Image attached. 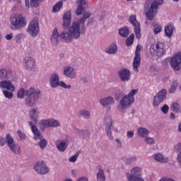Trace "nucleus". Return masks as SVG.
<instances>
[{"label":"nucleus","instance_id":"obj_1","mask_svg":"<svg viewBox=\"0 0 181 181\" xmlns=\"http://www.w3.org/2000/svg\"><path fill=\"white\" fill-rule=\"evenodd\" d=\"M91 16V13L86 12L77 21L72 23L71 26L68 30L62 31L60 35L55 28L51 35V42L54 46H57L59 43V37L65 43H71L73 40L80 39L81 35H84L86 32V21ZM62 28L66 30L71 24V11H66L63 16Z\"/></svg>","mask_w":181,"mask_h":181},{"label":"nucleus","instance_id":"obj_2","mask_svg":"<svg viewBox=\"0 0 181 181\" xmlns=\"http://www.w3.org/2000/svg\"><path fill=\"white\" fill-rule=\"evenodd\" d=\"M41 92L40 90H35V88L30 87L25 91V105L27 107H35L40 97Z\"/></svg>","mask_w":181,"mask_h":181},{"label":"nucleus","instance_id":"obj_3","mask_svg":"<svg viewBox=\"0 0 181 181\" xmlns=\"http://www.w3.org/2000/svg\"><path fill=\"white\" fill-rule=\"evenodd\" d=\"M11 30H22L26 26V19L22 14L15 15L10 18Z\"/></svg>","mask_w":181,"mask_h":181},{"label":"nucleus","instance_id":"obj_4","mask_svg":"<svg viewBox=\"0 0 181 181\" xmlns=\"http://www.w3.org/2000/svg\"><path fill=\"white\" fill-rule=\"evenodd\" d=\"M150 53L151 56L159 59L166 53V47L165 43L162 42H157L153 43L150 47Z\"/></svg>","mask_w":181,"mask_h":181},{"label":"nucleus","instance_id":"obj_5","mask_svg":"<svg viewBox=\"0 0 181 181\" xmlns=\"http://www.w3.org/2000/svg\"><path fill=\"white\" fill-rule=\"evenodd\" d=\"M160 5H163V0L153 1L148 11L146 13V16L148 21H153V18L156 16L158 9Z\"/></svg>","mask_w":181,"mask_h":181},{"label":"nucleus","instance_id":"obj_6","mask_svg":"<svg viewBox=\"0 0 181 181\" xmlns=\"http://www.w3.org/2000/svg\"><path fill=\"white\" fill-rule=\"evenodd\" d=\"M6 139L8 147L13 153L15 155H21L22 153V149L18 144L15 143V140H13V137L12 136L7 134L6 135Z\"/></svg>","mask_w":181,"mask_h":181},{"label":"nucleus","instance_id":"obj_7","mask_svg":"<svg viewBox=\"0 0 181 181\" xmlns=\"http://www.w3.org/2000/svg\"><path fill=\"white\" fill-rule=\"evenodd\" d=\"M27 32L32 36L33 37H36L37 36V33H39V21L37 18H33L28 25L27 28Z\"/></svg>","mask_w":181,"mask_h":181},{"label":"nucleus","instance_id":"obj_8","mask_svg":"<svg viewBox=\"0 0 181 181\" xmlns=\"http://www.w3.org/2000/svg\"><path fill=\"white\" fill-rule=\"evenodd\" d=\"M166 95H168V90L166 89L160 90L154 97H153V106L159 107L161 103H163L166 100Z\"/></svg>","mask_w":181,"mask_h":181},{"label":"nucleus","instance_id":"obj_9","mask_svg":"<svg viewBox=\"0 0 181 181\" xmlns=\"http://www.w3.org/2000/svg\"><path fill=\"white\" fill-rule=\"evenodd\" d=\"M141 45H138L136 47L135 56L133 59V70L136 72H138V69L139 68V66H141Z\"/></svg>","mask_w":181,"mask_h":181},{"label":"nucleus","instance_id":"obj_10","mask_svg":"<svg viewBox=\"0 0 181 181\" xmlns=\"http://www.w3.org/2000/svg\"><path fill=\"white\" fill-rule=\"evenodd\" d=\"M34 170L38 175H47L49 170L45 161H38L34 166Z\"/></svg>","mask_w":181,"mask_h":181},{"label":"nucleus","instance_id":"obj_11","mask_svg":"<svg viewBox=\"0 0 181 181\" xmlns=\"http://www.w3.org/2000/svg\"><path fill=\"white\" fill-rule=\"evenodd\" d=\"M105 121L106 122V127L105 129L106 135L110 141H112L114 140V136H112V132L111 131L112 128V118L110 116H105Z\"/></svg>","mask_w":181,"mask_h":181},{"label":"nucleus","instance_id":"obj_12","mask_svg":"<svg viewBox=\"0 0 181 181\" xmlns=\"http://www.w3.org/2000/svg\"><path fill=\"white\" fill-rule=\"evenodd\" d=\"M129 22L134 27V33L136 37L138 39V40H139V39H141V25L136 20V16L132 15L129 18Z\"/></svg>","mask_w":181,"mask_h":181},{"label":"nucleus","instance_id":"obj_13","mask_svg":"<svg viewBox=\"0 0 181 181\" xmlns=\"http://www.w3.org/2000/svg\"><path fill=\"white\" fill-rule=\"evenodd\" d=\"M180 63H181V52H177L173 57H171L170 64L171 67L175 71H179L180 69Z\"/></svg>","mask_w":181,"mask_h":181},{"label":"nucleus","instance_id":"obj_14","mask_svg":"<svg viewBox=\"0 0 181 181\" xmlns=\"http://www.w3.org/2000/svg\"><path fill=\"white\" fill-rule=\"evenodd\" d=\"M127 180H132L136 177H142V169L139 167H134L131 170V174L126 173Z\"/></svg>","mask_w":181,"mask_h":181},{"label":"nucleus","instance_id":"obj_15","mask_svg":"<svg viewBox=\"0 0 181 181\" xmlns=\"http://www.w3.org/2000/svg\"><path fill=\"white\" fill-rule=\"evenodd\" d=\"M28 124L29 127L31 128V131L34 135L33 139L34 141H39L43 138V134L39 131V129H37V127L36 125L33 124V122L28 121Z\"/></svg>","mask_w":181,"mask_h":181},{"label":"nucleus","instance_id":"obj_16","mask_svg":"<svg viewBox=\"0 0 181 181\" xmlns=\"http://www.w3.org/2000/svg\"><path fill=\"white\" fill-rule=\"evenodd\" d=\"M118 76L121 81L124 83L129 81L131 80V71L126 68L122 69L118 71Z\"/></svg>","mask_w":181,"mask_h":181},{"label":"nucleus","instance_id":"obj_17","mask_svg":"<svg viewBox=\"0 0 181 181\" xmlns=\"http://www.w3.org/2000/svg\"><path fill=\"white\" fill-rule=\"evenodd\" d=\"M134 101V98H130L129 95H126L120 100L119 104L121 105L122 109L125 110V108H129V106L132 105Z\"/></svg>","mask_w":181,"mask_h":181},{"label":"nucleus","instance_id":"obj_18","mask_svg":"<svg viewBox=\"0 0 181 181\" xmlns=\"http://www.w3.org/2000/svg\"><path fill=\"white\" fill-rule=\"evenodd\" d=\"M23 66L26 70L35 69V59L30 57H25L23 60Z\"/></svg>","mask_w":181,"mask_h":181},{"label":"nucleus","instance_id":"obj_19","mask_svg":"<svg viewBox=\"0 0 181 181\" xmlns=\"http://www.w3.org/2000/svg\"><path fill=\"white\" fill-rule=\"evenodd\" d=\"M28 115L33 125H35V124H37V121H39V109L37 107L30 110L28 111Z\"/></svg>","mask_w":181,"mask_h":181},{"label":"nucleus","instance_id":"obj_20","mask_svg":"<svg viewBox=\"0 0 181 181\" xmlns=\"http://www.w3.org/2000/svg\"><path fill=\"white\" fill-rule=\"evenodd\" d=\"M64 76L69 78H76L77 77V72H76L74 68L66 66L64 67Z\"/></svg>","mask_w":181,"mask_h":181},{"label":"nucleus","instance_id":"obj_21","mask_svg":"<svg viewBox=\"0 0 181 181\" xmlns=\"http://www.w3.org/2000/svg\"><path fill=\"white\" fill-rule=\"evenodd\" d=\"M59 84L60 78L59 77V75L57 74H51L49 78V86L52 87V88H56L57 87H59Z\"/></svg>","mask_w":181,"mask_h":181},{"label":"nucleus","instance_id":"obj_22","mask_svg":"<svg viewBox=\"0 0 181 181\" xmlns=\"http://www.w3.org/2000/svg\"><path fill=\"white\" fill-rule=\"evenodd\" d=\"M100 104H101V105H103V107H107L110 105L115 104V100L114 99V98L109 96L100 100Z\"/></svg>","mask_w":181,"mask_h":181},{"label":"nucleus","instance_id":"obj_23","mask_svg":"<svg viewBox=\"0 0 181 181\" xmlns=\"http://www.w3.org/2000/svg\"><path fill=\"white\" fill-rule=\"evenodd\" d=\"M0 88H6L10 91H15V86L12 85V82L11 81H0Z\"/></svg>","mask_w":181,"mask_h":181},{"label":"nucleus","instance_id":"obj_24","mask_svg":"<svg viewBox=\"0 0 181 181\" xmlns=\"http://www.w3.org/2000/svg\"><path fill=\"white\" fill-rule=\"evenodd\" d=\"M43 1L45 0H25V6L27 8H29V6H31V8H39Z\"/></svg>","mask_w":181,"mask_h":181},{"label":"nucleus","instance_id":"obj_25","mask_svg":"<svg viewBox=\"0 0 181 181\" xmlns=\"http://www.w3.org/2000/svg\"><path fill=\"white\" fill-rule=\"evenodd\" d=\"M55 145L59 152H64L67 149V146H69V141L64 140L59 144H57V141H56Z\"/></svg>","mask_w":181,"mask_h":181},{"label":"nucleus","instance_id":"obj_26","mask_svg":"<svg viewBox=\"0 0 181 181\" xmlns=\"http://www.w3.org/2000/svg\"><path fill=\"white\" fill-rule=\"evenodd\" d=\"M153 157L155 160L160 163H166L169 160L168 158L165 157V156L162 155L160 153L153 154Z\"/></svg>","mask_w":181,"mask_h":181},{"label":"nucleus","instance_id":"obj_27","mask_svg":"<svg viewBox=\"0 0 181 181\" xmlns=\"http://www.w3.org/2000/svg\"><path fill=\"white\" fill-rule=\"evenodd\" d=\"M12 74H11V71L6 69H0V79L1 80H6V78H10Z\"/></svg>","mask_w":181,"mask_h":181},{"label":"nucleus","instance_id":"obj_28","mask_svg":"<svg viewBox=\"0 0 181 181\" xmlns=\"http://www.w3.org/2000/svg\"><path fill=\"white\" fill-rule=\"evenodd\" d=\"M118 52L117 44H112L110 47L105 49V52L108 54H115Z\"/></svg>","mask_w":181,"mask_h":181},{"label":"nucleus","instance_id":"obj_29","mask_svg":"<svg viewBox=\"0 0 181 181\" xmlns=\"http://www.w3.org/2000/svg\"><path fill=\"white\" fill-rule=\"evenodd\" d=\"M173 29H175V27L172 24H168L165 27V35L167 37H170L173 35Z\"/></svg>","mask_w":181,"mask_h":181},{"label":"nucleus","instance_id":"obj_30","mask_svg":"<svg viewBox=\"0 0 181 181\" xmlns=\"http://www.w3.org/2000/svg\"><path fill=\"white\" fill-rule=\"evenodd\" d=\"M139 136L142 138H146L149 135V130L146 128L140 127L138 129Z\"/></svg>","mask_w":181,"mask_h":181},{"label":"nucleus","instance_id":"obj_31","mask_svg":"<svg viewBox=\"0 0 181 181\" xmlns=\"http://www.w3.org/2000/svg\"><path fill=\"white\" fill-rule=\"evenodd\" d=\"M119 35L122 37H128L129 35V29L127 27H123L119 29Z\"/></svg>","mask_w":181,"mask_h":181},{"label":"nucleus","instance_id":"obj_32","mask_svg":"<svg viewBox=\"0 0 181 181\" xmlns=\"http://www.w3.org/2000/svg\"><path fill=\"white\" fill-rule=\"evenodd\" d=\"M79 117H82V118H85V119H90V118H91V114L88 110H82L79 111Z\"/></svg>","mask_w":181,"mask_h":181},{"label":"nucleus","instance_id":"obj_33","mask_svg":"<svg viewBox=\"0 0 181 181\" xmlns=\"http://www.w3.org/2000/svg\"><path fill=\"white\" fill-rule=\"evenodd\" d=\"M61 8H63V1H59L55 5L53 6L52 10V13H56V12H59Z\"/></svg>","mask_w":181,"mask_h":181},{"label":"nucleus","instance_id":"obj_34","mask_svg":"<svg viewBox=\"0 0 181 181\" xmlns=\"http://www.w3.org/2000/svg\"><path fill=\"white\" fill-rule=\"evenodd\" d=\"M97 181H105V175L103 169H100L97 173Z\"/></svg>","mask_w":181,"mask_h":181},{"label":"nucleus","instance_id":"obj_35","mask_svg":"<svg viewBox=\"0 0 181 181\" xmlns=\"http://www.w3.org/2000/svg\"><path fill=\"white\" fill-rule=\"evenodd\" d=\"M60 127V122L55 119H49V128Z\"/></svg>","mask_w":181,"mask_h":181},{"label":"nucleus","instance_id":"obj_36","mask_svg":"<svg viewBox=\"0 0 181 181\" xmlns=\"http://www.w3.org/2000/svg\"><path fill=\"white\" fill-rule=\"evenodd\" d=\"M178 81L177 80H175L173 81L170 88L169 89L170 94H173L176 91V88H177Z\"/></svg>","mask_w":181,"mask_h":181},{"label":"nucleus","instance_id":"obj_37","mask_svg":"<svg viewBox=\"0 0 181 181\" xmlns=\"http://www.w3.org/2000/svg\"><path fill=\"white\" fill-rule=\"evenodd\" d=\"M25 95H26V90H25V89L22 88L17 93V98L22 100L25 98Z\"/></svg>","mask_w":181,"mask_h":181},{"label":"nucleus","instance_id":"obj_38","mask_svg":"<svg viewBox=\"0 0 181 181\" xmlns=\"http://www.w3.org/2000/svg\"><path fill=\"white\" fill-rule=\"evenodd\" d=\"M38 145L40 146V149H42V151H43L45 149V146H47V140L42 137V139H40Z\"/></svg>","mask_w":181,"mask_h":181},{"label":"nucleus","instance_id":"obj_39","mask_svg":"<svg viewBox=\"0 0 181 181\" xmlns=\"http://www.w3.org/2000/svg\"><path fill=\"white\" fill-rule=\"evenodd\" d=\"M80 153H81V151H76V153L69 158V162H71V163H74L76 162Z\"/></svg>","mask_w":181,"mask_h":181},{"label":"nucleus","instance_id":"obj_40","mask_svg":"<svg viewBox=\"0 0 181 181\" xmlns=\"http://www.w3.org/2000/svg\"><path fill=\"white\" fill-rule=\"evenodd\" d=\"M134 39H135V35L132 34L127 40H126V45L127 46H132L134 43Z\"/></svg>","mask_w":181,"mask_h":181},{"label":"nucleus","instance_id":"obj_41","mask_svg":"<svg viewBox=\"0 0 181 181\" xmlns=\"http://www.w3.org/2000/svg\"><path fill=\"white\" fill-rule=\"evenodd\" d=\"M138 160V158L136 156H132L130 158H126L125 163L127 165H131V163H134V162H136Z\"/></svg>","mask_w":181,"mask_h":181},{"label":"nucleus","instance_id":"obj_42","mask_svg":"<svg viewBox=\"0 0 181 181\" xmlns=\"http://www.w3.org/2000/svg\"><path fill=\"white\" fill-rule=\"evenodd\" d=\"M49 124H50V119H42L40 122V125H42V127H45V128H49Z\"/></svg>","mask_w":181,"mask_h":181},{"label":"nucleus","instance_id":"obj_43","mask_svg":"<svg viewBox=\"0 0 181 181\" xmlns=\"http://www.w3.org/2000/svg\"><path fill=\"white\" fill-rule=\"evenodd\" d=\"M3 94L6 98H8V100H12L13 98V93L12 92H9L8 90H3Z\"/></svg>","mask_w":181,"mask_h":181},{"label":"nucleus","instance_id":"obj_44","mask_svg":"<svg viewBox=\"0 0 181 181\" xmlns=\"http://www.w3.org/2000/svg\"><path fill=\"white\" fill-rule=\"evenodd\" d=\"M76 134H78L80 136H82L83 138H86L88 134V131L87 130H80L78 129H76Z\"/></svg>","mask_w":181,"mask_h":181},{"label":"nucleus","instance_id":"obj_45","mask_svg":"<svg viewBox=\"0 0 181 181\" xmlns=\"http://www.w3.org/2000/svg\"><path fill=\"white\" fill-rule=\"evenodd\" d=\"M83 12H84V7L78 6L77 8L75 10L76 16H80Z\"/></svg>","mask_w":181,"mask_h":181},{"label":"nucleus","instance_id":"obj_46","mask_svg":"<svg viewBox=\"0 0 181 181\" xmlns=\"http://www.w3.org/2000/svg\"><path fill=\"white\" fill-rule=\"evenodd\" d=\"M144 141L148 145H154V144H155V139H153V138H151V137H146L144 139Z\"/></svg>","mask_w":181,"mask_h":181},{"label":"nucleus","instance_id":"obj_47","mask_svg":"<svg viewBox=\"0 0 181 181\" xmlns=\"http://www.w3.org/2000/svg\"><path fill=\"white\" fill-rule=\"evenodd\" d=\"M153 30H154L155 35H158V33H160V32H162V27L158 24H156L154 25Z\"/></svg>","mask_w":181,"mask_h":181},{"label":"nucleus","instance_id":"obj_48","mask_svg":"<svg viewBox=\"0 0 181 181\" xmlns=\"http://www.w3.org/2000/svg\"><path fill=\"white\" fill-rule=\"evenodd\" d=\"M59 86L60 87H62V88H66V89H70V88H71V85H67V84H66V83H64V81H61L59 82Z\"/></svg>","mask_w":181,"mask_h":181},{"label":"nucleus","instance_id":"obj_49","mask_svg":"<svg viewBox=\"0 0 181 181\" xmlns=\"http://www.w3.org/2000/svg\"><path fill=\"white\" fill-rule=\"evenodd\" d=\"M160 110L163 114H168L169 112V106L168 105H163Z\"/></svg>","mask_w":181,"mask_h":181},{"label":"nucleus","instance_id":"obj_50","mask_svg":"<svg viewBox=\"0 0 181 181\" xmlns=\"http://www.w3.org/2000/svg\"><path fill=\"white\" fill-rule=\"evenodd\" d=\"M171 107L173 109V111L177 112L180 110V105L176 103H173Z\"/></svg>","mask_w":181,"mask_h":181},{"label":"nucleus","instance_id":"obj_51","mask_svg":"<svg viewBox=\"0 0 181 181\" xmlns=\"http://www.w3.org/2000/svg\"><path fill=\"white\" fill-rule=\"evenodd\" d=\"M17 134H18L20 139H26V138H27L26 134H25V133L22 132V131L18 130Z\"/></svg>","mask_w":181,"mask_h":181},{"label":"nucleus","instance_id":"obj_52","mask_svg":"<svg viewBox=\"0 0 181 181\" xmlns=\"http://www.w3.org/2000/svg\"><path fill=\"white\" fill-rule=\"evenodd\" d=\"M22 36H23V34L19 33L17 34L15 37V40L16 43H21L22 41L21 40L22 39Z\"/></svg>","mask_w":181,"mask_h":181},{"label":"nucleus","instance_id":"obj_53","mask_svg":"<svg viewBox=\"0 0 181 181\" xmlns=\"http://www.w3.org/2000/svg\"><path fill=\"white\" fill-rule=\"evenodd\" d=\"M137 93H138V89H133L127 95L130 98H134V95H135Z\"/></svg>","mask_w":181,"mask_h":181},{"label":"nucleus","instance_id":"obj_54","mask_svg":"<svg viewBox=\"0 0 181 181\" xmlns=\"http://www.w3.org/2000/svg\"><path fill=\"white\" fill-rule=\"evenodd\" d=\"M122 97H124V95H122V93L120 92L116 93L115 95L116 101H119V98H122Z\"/></svg>","mask_w":181,"mask_h":181},{"label":"nucleus","instance_id":"obj_55","mask_svg":"<svg viewBox=\"0 0 181 181\" xmlns=\"http://www.w3.org/2000/svg\"><path fill=\"white\" fill-rule=\"evenodd\" d=\"M5 144H6V137L0 136V146H5Z\"/></svg>","mask_w":181,"mask_h":181},{"label":"nucleus","instance_id":"obj_56","mask_svg":"<svg viewBox=\"0 0 181 181\" xmlns=\"http://www.w3.org/2000/svg\"><path fill=\"white\" fill-rule=\"evenodd\" d=\"M127 138H129V139H131V138H134V132L132 131H128L127 132Z\"/></svg>","mask_w":181,"mask_h":181},{"label":"nucleus","instance_id":"obj_57","mask_svg":"<svg viewBox=\"0 0 181 181\" xmlns=\"http://www.w3.org/2000/svg\"><path fill=\"white\" fill-rule=\"evenodd\" d=\"M175 151L177 152H179L181 151V143L177 144V145L175 146Z\"/></svg>","mask_w":181,"mask_h":181},{"label":"nucleus","instance_id":"obj_58","mask_svg":"<svg viewBox=\"0 0 181 181\" xmlns=\"http://www.w3.org/2000/svg\"><path fill=\"white\" fill-rule=\"evenodd\" d=\"M78 6H83L86 4V0H78Z\"/></svg>","mask_w":181,"mask_h":181},{"label":"nucleus","instance_id":"obj_59","mask_svg":"<svg viewBox=\"0 0 181 181\" xmlns=\"http://www.w3.org/2000/svg\"><path fill=\"white\" fill-rule=\"evenodd\" d=\"M115 141L117 144V148H122V143L121 142V140L119 139H116Z\"/></svg>","mask_w":181,"mask_h":181},{"label":"nucleus","instance_id":"obj_60","mask_svg":"<svg viewBox=\"0 0 181 181\" xmlns=\"http://www.w3.org/2000/svg\"><path fill=\"white\" fill-rule=\"evenodd\" d=\"M81 81L84 83H88V78H87L86 76H82L81 78Z\"/></svg>","mask_w":181,"mask_h":181},{"label":"nucleus","instance_id":"obj_61","mask_svg":"<svg viewBox=\"0 0 181 181\" xmlns=\"http://www.w3.org/2000/svg\"><path fill=\"white\" fill-rule=\"evenodd\" d=\"M12 37H13V35H12V33L7 34L6 35V40H11V39H12Z\"/></svg>","mask_w":181,"mask_h":181},{"label":"nucleus","instance_id":"obj_62","mask_svg":"<svg viewBox=\"0 0 181 181\" xmlns=\"http://www.w3.org/2000/svg\"><path fill=\"white\" fill-rule=\"evenodd\" d=\"M129 181H145V180H144V178L141 177L133 178L132 180H129Z\"/></svg>","mask_w":181,"mask_h":181},{"label":"nucleus","instance_id":"obj_63","mask_svg":"<svg viewBox=\"0 0 181 181\" xmlns=\"http://www.w3.org/2000/svg\"><path fill=\"white\" fill-rule=\"evenodd\" d=\"M77 181H88V179H87L85 177H82L79 178Z\"/></svg>","mask_w":181,"mask_h":181},{"label":"nucleus","instance_id":"obj_64","mask_svg":"<svg viewBox=\"0 0 181 181\" xmlns=\"http://www.w3.org/2000/svg\"><path fill=\"white\" fill-rule=\"evenodd\" d=\"M71 175H72V176H74V177H75V176L77 175V170H71Z\"/></svg>","mask_w":181,"mask_h":181}]
</instances>
